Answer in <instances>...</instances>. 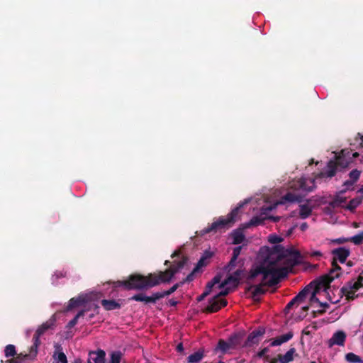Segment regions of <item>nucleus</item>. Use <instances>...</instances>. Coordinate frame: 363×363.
<instances>
[{"label": "nucleus", "mask_w": 363, "mask_h": 363, "mask_svg": "<svg viewBox=\"0 0 363 363\" xmlns=\"http://www.w3.org/2000/svg\"><path fill=\"white\" fill-rule=\"evenodd\" d=\"M239 284L238 280L236 277L232 276V274L229 275L221 284H219V288H224L226 286H230L232 285L233 288H236Z\"/></svg>", "instance_id": "24"}, {"label": "nucleus", "mask_w": 363, "mask_h": 363, "mask_svg": "<svg viewBox=\"0 0 363 363\" xmlns=\"http://www.w3.org/2000/svg\"><path fill=\"white\" fill-rule=\"evenodd\" d=\"M230 236L233 238V245H239L246 240L245 235L243 233V229L242 228L233 230L230 233Z\"/></svg>", "instance_id": "15"}, {"label": "nucleus", "mask_w": 363, "mask_h": 363, "mask_svg": "<svg viewBox=\"0 0 363 363\" xmlns=\"http://www.w3.org/2000/svg\"><path fill=\"white\" fill-rule=\"evenodd\" d=\"M355 291H356L354 289H348L347 291H344L343 286L340 289V293L342 294V296H346V299L347 301H352L358 297V295L355 294Z\"/></svg>", "instance_id": "33"}, {"label": "nucleus", "mask_w": 363, "mask_h": 363, "mask_svg": "<svg viewBox=\"0 0 363 363\" xmlns=\"http://www.w3.org/2000/svg\"><path fill=\"white\" fill-rule=\"evenodd\" d=\"M314 283H316V281L314 280L311 281L308 285H307L303 289H302L295 297L296 299H298L299 302H303L306 298L307 295L309 294L311 289L313 287Z\"/></svg>", "instance_id": "23"}, {"label": "nucleus", "mask_w": 363, "mask_h": 363, "mask_svg": "<svg viewBox=\"0 0 363 363\" xmlns=\"http://www.w3.org/2000/svg\"><path fill=\"white\" fill-rule=\"evenodd\" d=\"M242 272H243L242 269H238L235 272H234V273L232 274V276L236 277L237 279L239 281Z\"/></svg>", "instance_id": "50"}, {"label": "nucleus", "mask_w": 363, "mask_h": 363, "mask_svg": "<svg viewBox=\"0 0 363 363\" xmlns=\"http://www.w3.org/2000/svg\"><path fill=\"white\" fill-rule=\"evenodd\" d=\"M187 261L186 257H182L181 260L174 261L169 269L164 272L160 271L158 274L150 273L147 276L138 273L130 274L126 280L113 281V286L123 287L126 290H143L152 288L161 283L169 282L174 274L184 267Z\"/></svg>", "instance_id": "2"}, {"label": "nucleus", "mask_w": 363, "mask_h": 363, "mask_svg": "<svg viewBox=\"0 0 363 363\" xmlns=\"http://www.w3.org/2000/svg\"><path fill=\"white\" fill-rule=\"evenodd\" d=\"M361 287H363V277L359 276L356 281H348L345 286H343V290L354 289L355 291L359 290Z\"/></svg>", "instance_id": "19"}, {"label": "nucleus", "mask_w": 363, "mask_h": 363, "mask_svg": "<svg viewBox=\"0 0 363 363\" xmlns=\"http://www.w3.org/2000/svg\"><path fill=\"white\" fill-rule=\"evenodd\" d=\"M270 277H269L268 279H267L266 280H264L263 278L262 279V282L261 284H259V285H256V286H250L247 290L248 291H252V298L255 299L257 296L261 295V294H264L265 293V290L263 289V286H268V284H267V281L269 279Z\"/></svg>", "instance_id": "14"}, {"label": "nucleus", "mask_w": 363, "mask_h": 363, "mask_svg": "<svg viewBox=\"0 0 363 363\" xmlns=\"http://www.w3.org/2000/svg\"><path fill=\"white\" fill-rule=\"evenodd\" d=\"M325 312V310H318L316 311V313L319 315H323Z\"/></svg>", "instance_id": "61"}, {"label": "nucleus", "mask_w": 363, "mask_h": 363, "mask_svg": "<svg viewBox=\"0 0 363 363\" xmlns=\"http://www.w3.org/2000/svg\"><path fill=\"white\" fill-rule=\"evenodd\" d=\"M302 310L305 312H307L309 310V306H303V307H302Z\"/></svg>", "instance_id": "60"}, {"label": "nucleus", "mask_w": 363, "mask_h": 363, "mask_svg": "<svg viewBox=\"0 0 363 363\" xmlns=\"http://www.w3.org/2000/svg\"><path fill=\"white\" fill-rule=\"evenodd\" d=\"M129 300L144 302L145 303H155L156 301H157V297L156 293H153L150 296H147L143 293H140L135 294L134 296L130 297Z\"/></svg>", "instance_id": "13"}, {"label": "nucleus", "mask_w": 363, "mask_h": 363, "mask_svg": "<svg viewBox=\"0 0 363 363\" xmlns=\"http://www.w3.org/2000/svg\"><path fill=\"white\" fill-rule=\"evenodd\" d=\"M268 240L272 244H278L283 241V238L275 234H271L268 237Z\"/></svg>", "instance_id": "40"}, {"label": "nucleus", "mask_w": 363, "mask_h": 363, "mask_svg": "<svg viewBox=\"0 0 363 363\" xmlns=\"http://www.w3.org/2000/svg\"><path fill=\"white\" fill-rule=\"evenodd\" d=\"M350 152L343 150L339 155L335 157V160H330L324 172H321L316 176L318 178H332L335 175L337 170L345 169L348 167L349 164L352 162L350 158Z\"/></svg>", "instance_id": "4"}, {"label": "nucleus", "mask_w": 363, "mask_h": 363, "mask_svg": "<svg viewBox=\"0 0 363 363\" xmlns=\"http://www.w3.org/2000/svg\"><path fill=\"white\" fill-rule=\"evenodd\" d=\"M207 259L201 257L199 260L198 261L196 267H194V271H199L201 267L206 266L207 264Z\"/></svg>", "instance_id": "44"}, {"label": "nucleus", "mask_w": 363, "mask_h": 363, "mask_svg": "<svg viewBox=\"0 0 363 363\" xmlns=\"http://www.w3.org/2000/svg\"><path fill=\"white\" fill-rule=\"evenodd\" d=\"M300 228L302 231L306 230L308 228V225L306 223H303L301 225Z\"/></svg>", "instance_id": "56"}, {"label": "nucleus", "mask_w": 363, "mask_h": 363, "mask_svg": "<svg viewBox=\"0 0 363 363\" xmlns=\"http://www.w3.org/2000/svg\"><path fill=\"white\" fill-rule=\"evenodd\" d=\"M269 352V348L268 347H264L263 348L262 350H260L258 353H257V357H259V358H262L263 357L266 361H269V356L267 354V353Z\"/></svg>", "instance_id": "42"}, {"label": "nucleus", "mask_w": 363, "mask_h": 363, "mask_svg": "<svg viewBox=\"0 0 363 363\" xmlns=\"http://www.w3.org/2000/svg\"><path fill=\"white\" fill-rule=\"evenodd\" d=\"M197 272L198 271H194V269L193 271L190 274H189L187 275V277L182 281L179 282L181 284V285L184 284L186 282L191 281L194 279V274Z\"/></svg>", "instance_id": "45"}, {"label": "nucleus", "mask_w": 363, "mask_h": 363, "mask_svg": "<svg viewBox=\"0 0 363 363\" xmlns=\"http://www.w3.org/2000/svg\"><path fill=\"white\" fill-rule=\"evenodd\" d=\"M89 356L94 363H105L106 353L103 350L97 351H91Z\"/></svg>", "instance_id": "18"}, {"label": "nucleus", "mask_w": 363, "mask_h": 363, "mask_svg": "<svg viewBox=\"0 0 363 363\" xmlns=\"http://www.w3.org/2000/svg\"><path fill=\"white\" fill-rule=\"evenodd\" d=\"M259 264L250 272L248 280L253 281L258 275H263L267 284L272 287L287 277L293 268L301 263V254L297 250L285 249L280 245L272 247H262L259 250Z\"/></svg>", "instance_id": "1"}, {"label": "nucleus", "mask_w": 363, "mask_h": 363, "mask_svg": "<svg viewBox=\"0 0 363 363\" xmlns=\"http://www.w3.org/2000/svg\"><path fill=\"white\" fill-rule=\"evenodd\" d=\"M213 255L212 252L206 250L201 257L206 259H209L212 257Z\"/></svg>", "instance_id": "49"}, {"label": "nucleus", "mask_w": 363, "mask_h": 363, "mask_svg": "<svg viewBox=\"0 0 363 363\" xmlns=\"http://www.w3.org/2000/svg\"><path fill=\"white\" fill-rule=\"evenodd\" d=\"M55 315H52L48 320L43 323L36 330L33 337V344L30 348L29 353L24 354L23 353H20L17 354L16 357L6 360L5 363H22L26 359H34L38 353V347L40 344V336L43 335L47 330L53 329L55 325Z\"/></svg>", "instance_id": "3"}, {"label": "nucleus", "mask_w": 363, "mask_h": 363, "mask_svg": "<svg viewBox=\"0 0 363 363\" xmlns=\"http://www.w3.org/2000/svg\"><path fill=\"white\" fill-rule=\"evenodd\" d=\"M169 303L171 306H176L178 303V302L174 299H170L169 301Z\"/></svg>", "instance_id": "55"}, {"label": "nucleus", "mask_w": 363, "mask_h": 363, "mask_svg": "<svg viewBox=\"0 0 363 363\" xmlns=\"http://www.w3.org/2000/svg\"><path fill=\"white\" fill-rule=\"evenodd\" d=\"M360 174L361 171H359L356 169L352 170L349 174L350 179L346 180L343 184V186H345V189H348L350 187H352L354 184V183L359 179Z\"/></svg>", "instance_id": "17"}, {"label": "nucleus", "mask_w": 363, "mask_h": 363, "mask_svg": "<svg viewBox=\"0 0 363 363\" xmlns=\"http://www.w3.org/2000/svg\"><path fill=\"white\" fill-rule=\"evenodd\" d=\"M238 344V337L235 335L230 337L228 342H226L223 339L219 340L216 349L220 350L222 354H225L229 349L235 348Z\"/></svg>", "instance_id": "9"}, {"label": "nucleus", "mask_w": 363, "mask_h": 363, "mask_svg": "<svg viewBox=\"0 0 363 363\" xmlns=\"http://www.w3.org/2000/svg\"><path fill=\"white\" fill-rule=\"evenodd\" d=\"M300 303L298 299H296V297L294 296L288 303L287 305L285 307V310L286 311H289L290 310L293 306L295 304V303Z\"/></svg>", "instance_id": "46"}, {"label": "nucleus", "mask_w": 363, "mask_h": 363, "mask_svg": "<svg viewBox=\"0 0 363 363\" xmlns=\"http://www.w3.org/2000/svg\"><path fill=\"white\" fill-rule=\"evenodd\" d=\"M227 304L228 301L226 299L214 296L213 298L209 299L208 305L203 310V312L208 313H216L222 308L226 306Z\"/></svg>", "instance_id": "8"}, {"label": "nucleus", "mask_w": 363, "mask_h": 363, "mask_svg": "<svg viewBox=\"0 0 363 363\" xmlns=\"http://www.w3.org/2000/svg\"><path fill=\"white\" fill-rule=\"evenodd\" d=\"M310 182L313 184L312 186H308L306 185V180L305 179H300L297 182V185L299 189H301L305 191H307V192H311L314 189V180L313 179V180H311Z\"/></svg>", "instance_id": "28"}, {"label": "nucleus", "mask_w": 363, "mask_h": 363, "mask_svg": "<svg viewBox=\"0 0 363 363\" xmlns=\"http://www.w3.org/2000/svg\"><path fill=\"white\" fill-rule=\"evenodd\" d=\"M85 310H81L77 313V314L74 316L73 319H72L67 325V328H73L78 322L79 318L84 316Z\"/></svg>", "instance_id": "34"}, {"label": "nucleus", "mask_w": 363, "mask_h": 363, "mask_svg": "<svg viewBox=\"0 0 363 363\" xmlns=\"http://www.w3.org/2000/svg\"><path fill=\"white\" fill-rule=\"evenodd\" d=\"M359 156V153L355 152H353L352 153V157H350L351 158V160L353 159V158H356Z\"/></svg>", "instance_id": "59"}, {"label": "nucleus", "mask_w": 363, "mask_h": 363, "mask_svg": "<svg viewBox=\"0 0 363 363\" xmlns=\"http://www.w3.org/2000/svg\"><path fill=\"white\" fill-rule=\"evenodd\" d=\"M278 358H273L271 359L270 363H277Z\"/></svg>", "instance_id": "62"}, {"label": "nucleus", "mask_w": 363, "mask_h": 363, "mask_svg": "<svg viewBox=\"0 0 363 363\" xmlns=\"http://www.w3.org/2000/svg\"><path fill=\"white\" fill-rule=\"evenodd\" d=\"M362 203V199L359 198H354L350 201L347 204L346 208L353 211L360 203Z\"/></svg>", "instance_id": "36"}, {"label": "nucleus", "mask_w": 363, "mask_h": 363, "mask_svg": "<svg viewBox=\"0 0 363 363\" xmlns=\"http://www.w3.org/2000/svg\"><path fill=\"white\" fill-rule=\"evenodd\" d=\"M296 352L294 347L290 348L285 354H278L277 358L280 363H289L294 360V354Z\"/></svg>", "instance_id": "20"}, {"label": "nucleus", "mask_w": 363, "mask_h": 363, "mask_svg": "<svg viewBox=\"0 0 363 363\" xmlns=\"http://www.w3.org/2000/svg\"><path fill=\"white\" fill-rule=\"evenodd\" d=\"M242 206V204L239 205V206L233 208L228 215L226 218L223 216L220 217L217 220L212 223L208 227L203 228L201 230V234H207L211 232L216 233L218 230L221 229L228 228L233 224L238 216L239 211L240 208Z\"/></svg>", "instance_id": "5"}, {"label": "nucleus", "mask_w": 363, "mask_h": 363, "mask_svg": "<svg viewBox=\"0 0 363 363\" xmlns=\"http://www.w3.org/2000/svg\"><path fill=\"white\" fill-rule=\"evenodd\" d=\"M299 216L302 219L309 217L312 213V208L308 204L300 205Z\"/></svg>", "instance_id": "27"}, {"label": "nucleus", "mask_w": 363, "mask_h": 363, "mask_svg": "<svg viewBox=\"0 0 363 363\" xmlns=\"http://www.w3.org/2000/svg\"><path fill=\"white\" fill-rule=\"evenodd\" d=\"M213 286L214 285H213L211 281H208L204 291L208 292V294L209 295Z\"/></svg>", "instance_id": "48"}, {"label": "nucleus", "mask_w": 363, "mask_h": 363, "mask_svg": "<svg viewBox=\"0 0 363 363\" xmlns=\"http://www.w3.org/2000/svg\"><path fill=\"white\" fill-rule=\"evenodd\" d=\"M317 315H318V313H316V311H313V318H315V317L317 316Z\"/></svg>", "instance_id": "63"}, {"label": "nucleus", "mask_w": 363, "mask_h": 363, "mask_svg": "<svg viewBox=\"0 0 363 363\" xmlns=\"http://www.w3.org/2000/svg\"><path fill=\"white\" fill-rule=\"evenodd\" d=\"M345 359L350 363H363L362 359L353 352L346 354Z\"/></svg>", "instance_id": "30"}, {"label": "nucleus", "mask_w": 363, "mask_h": 363, "mask_svg": "<svg viewBox=\"0 0 363 363\" xmlns=\"http://www.w3.org/2000/svg\"><path fill=\"white\" fill-rule=\"evenodd\" d=\"M265 333V329L259 327L258 329L253 330L249 334L246 341L245 342V347H252L259 342V337Z\"/></svg>", "instance_id": "10"}, {"label": "nucleus", "mask_w": 363, "mask_h": 363, "mask_svg": "<svg viewBox=\"0 0 363 363\" xmlns=\"http://www.w3.org/2000/svg\"><path fill=\"white\" fill-rule=\"evenodd\" d=\"M294 336V333L291 331L288 332L286 334L281 335L272 340L270 343L271 347H275L278 345H281V344L288 342Z\"/></svg>", "instance_id": "16"}, {"label": "nucleus", "mask_w": 363, "mask_h": 363, "mask_svg": "<svg viewBox=\"0 0 363 363\" xmlns=\"http://www.w3.org/2000/svg\"><path fill=\"white\" fill-rule=\"evenodd\" d=\"M6 357H14L16 354V348L13 345H8L4 350Z\"/></svg>", "instance_id": "37"}, {"label": "nucleus", "mask_w": 363, "mask_h": 363, "mask_svg": "<svg viewBox=\"0 0 363 363\" xmlns=\"http://www.w3.org/2000/svg\"><path fill=\"white\" fill-rule=\"evenodd\" d=\"M222 289H223L217 295H216L218 298H221L223 296H227L231 291V287L229 286H226Z\"/></svg>", "instance_id": "43"}, {"label": "nucleus", "mask_w": 363, "mask_h": 363, "mask_svg": "<svg viewBox=\"0 0 363 363\" xmlns=\"http://www.w3.org/2000/svg\"><path fill=\"white\" fill-rule=\"evenodd\" d=\"M181 254V252L179 250L174 251L172 255H171L172 258H174L175 257H179Z\"/></svg>", "instance_id": "57"}, {"label": "nucleus", "mask_w": 363, "mask_h": 363, "mask_svg": "<svg viewBox=\"0 0 363 363\" xmlns=\"http://www.w3.org/2000/svg\"><path fill=\"white\" fill-rule=\"evenodd\" d=\"M282 199L284 201H287V202H295V201L301 202V198L300 196H298L291 192H288L287 194H286L282 197Z\"/></svg>", "instance_id": "31"}, {"label": "nucleus", "mask_w": 363, "mask_h": 363, "mask_svg": "<svg viewBox=\"0 0 363 363\" xmlns=\"http://www.w3.org/2000/svg\"><path fill=\"white\" fill-rule=\"evenodd\" d=\"M305 256L320 259L323 256V254L320 251H318V250H311V251L306 252Z\"/></svg>", "instance_id": "39"}, {"label": "nucleus", "mask_w": 363, "mask_h": 363, "mask_svg": "<svg viewBox=\"0 0 363 363\" xmlns=\"http://www.w3.org/2000/svg\"><path fill=\"white\" fill-rule=\"evenodd\" d=\"M346 339V334L343 331H337L335 333L332 337L328 341V346L330 347L335 345L343 346Z\"/></svg>", "instance_id": "12"}, {"label": "nucleus", "mask_w": 363, "mask_h": 363, "mask_svg": "<svg viewBox=\"0 0 363 363\" xmlns=\"http://www.w3.org/2000/svg\"><path fill=\"white\" fill-rule=\"evenodd\" d=\"M347 240L354 243L356 245H359L363 243V231L352 237L347 238Z\"/></svg>", "instance_id": "35"}, {"label": "nucleus", "mask_w": 363, "mask_h": 363, "mask_svg": "<svg viewBox=\"0 0 363 363\" xmlns=\"http://www.w3.org/2000/svg\"><path fill=\"white\" fill-rule=\"evenodd\" d=\"M220 279H221V276H220V275H219V274H217V275H216V276L213 278V279L211 281V284H212L213 285H214V286H215L216 284H219V283H220Z\"/></svg>", "instance_id": "47"}, {"label": "nucleus", "mask_w": 363, "mask_h": 363, "mask_svg": "<svg viewBox=\"0 0 363 363\" xmlns=\"http://www.w3.org/2000/svg\"><path fill=\"white\" fill-rule=\"evenodd\" d=\"M182 285L180 283H177L174 285H173L169 289H168L167 291L155 292L157 294V300L162 298L165 296H169L170 294H173Z\"/></svg>", "instance_id": "26"}, {"label": "nucleus", "mask_w": 363, "mask_h": 363, "mask_svg": "<svg viewBox=\"0 0 363 363\" xmlns=\"http://www.w3.org/2000/svg\"><path fill=\"white\" fill-rule=\"evenodd\" d=\"M316 283L313 284V290L311 293V296L310 297V302L313 303H318L320 302L318 298H317L316 295L321 290L322 288L326 289L330 284L333 281V278H329L328 276H322L319 280H315Z\"/></svg>", "instance_id": "7"}, {"label": "nucleus", "mask_w": 363, "mask_h": 363, "mask_svg": "<svg viewBox=\"0 0 363 363\" xmlns=\"http://www.w3.org/2000/svg\"><path fill=\"white\" fill-rule=\"evenodd\" d=\"M122 354L121 352H113L111 354L110 363H120Z\"/></svg>", "instance_id": "38"}, {"label": "nucleus", "mask_w": 363, "mask_h": 363, "mask_svg": "<svg viewBox=\"0 0 363 363\" xmlns=\"http://www.w3.org/2000/svg\"><path fill=\"white\" fill-rule=\"evenodd\" d=\"M267 219L272 220L273 222H278L280 220L279 216H269Z\"/></svg>", "instance_id": "53"}, {"label": "nucleus", "mask_w": 363, "mask_h": 363, "mask_svg": "<svg viewBox=\"0 0 363 363\" xmlns=\"http://www.w3.org/2000/svg\"><path fill=\"white\" fill-rule=\"evenodd\" d=\"M350 242V240H347V238H338L336 240V242L339 243V244H342V243H344V242Z\"/></svg>", "instance_id": "54"}, {"label": "nucleus", "mask_w": 363, "mask_h": 363, "mask_svg": "<svg viewBox=\"0 0 363 363\" xmlns=\"http://www.w3.org/2000/svg\"><path fill=\"white\" fill-rule=\"evenodd\" d=\"M332 255H333V260L331 262V269L328 274L324 276H328L329 278H333V281L335 278L340 277L342 272L341 267L337 264V261L343 264L346 262L347 257L350 255V250L345 247H340L332 250Z\"/></svg>", "instance_id": "6"}, {"label": "nucleus", "mask_w": 363, "mask_h": 363, "mask_svg": "<svg viewBox=\"0 0 363 363\" xmlns=\"http://www.w3.org/2000/svg\"><path fill=\"white\" fill-rule=\"evenodd\" d=\"M84 298L80 296L77 298H72L68 303L66 310L67 311H71L74 308L81 306L84 302Z\"/></svg>", "instance_id": "25"}, {"label": "nucleus", "mask_w": 363, "mask_h": 363, "mask_svg": "<svg viewBox=\"0 0 363 363\" xmlns=\"http://www.w3.org/2000/svg\"><path fill=\"white\" fill-rule=\"evenodd\" d=\"M101 305L106 311L119 309L121 307V304L115 300L103 299L101 301Z\"/></svg>", "instance_id": "22"}, {"label": "nucleus", "mask_w": 363, "mask_h": 363, "mask_svg": "<svg viewBox=\"0 0 363 363\" xmlns=\"http://www.w3.org/2000/svg\"><path fill=\"white\" fill-rule=\"evenodd\" d=\"M347 201L346 197L341 196L340 195H337L335 196L333 200L330 203V205L333 208L342 206L343 203H345Z\"/></svg>", "instance_id": "32"}, {"label": "nucleus", "mask_w": 363, "mask_h": 363, "mask_svg": "<svg viewBox=\"0 0 363 363\" xmlns=\"http://www.w3.org/2000/svg\"><path fill=\"white\" fill-rule=\"evenodd\" d=\"M207 296H208V292L203 291L200 296L197 297L198 301H203Z\"/></svg>", "instance_id": "51"}, {"label": "nucleus", "mask_w": 363, "mask_h": 363, "mask_svg": "<svg viewBox=\"0 0 363 363\" xmlns=\"http://www.w3.org/2000/svg\"><path fill=\"white\" fill-rule=\"evenodd\" d=\"M311 267L313 269H316L318 267V264H311Z\"/></svg>", "instance_id": "64"}, {"label": "nucleus", "mask_w": 363, "mask_h": 363, "mask_svg": "<svg viewBox=\"0 0 363 363\" xmlns=\"http://www.w3.org/2000/svg\"><path fill=\"white\" fill-rule=\"evenodd\" d=\"M319 305L324 308H328L329 306V305L327 303H322L320 301L319 302Z\"/></svg>", "instance_id": "58"}, {"label": "nucleus", "mask_w": 363, "mask_h": 363, "mask_svg": "<svg viewBox=\"0 0 363 363\" xmlns=\"http://www.w3.org/2000/svg\"><path fill=\"white\" fill-rule=\"evenodd\" d=\"M204 357L203 349H200L198 351L191 354L186 359L187 363H198Z\"/></svg>", "instance_id": "21"}, {"label": "nucleus", "mask_w": 363, "mask_h": 363, "mask_svg": "<svg viewBox=\"0 0 363 363\" xmlns=\"http://www.w3.org/2000/svg\"><path fill=\"white\" fill-rule=\"evenodd\" d=\"M266 218H262L260 216H253L251 220L245 224V228H249L250 226H258L264 223Z\"/></svg>", "instance_id": "29"}, {"label": "nucleus", "mask_w": 363, "mask_h": 363, "mask_svg": "<svg viewBox=\"0 0 363 363\" xmlns=\"http://www.w3.org/2000/svg\"><path fill=\"white\" fill-rule=\"evenodd\" d=\"M177 351L178 352H184V347H183V344L181 342L179 344L177 345V348H176Z\"/></svg>", "instance_id": "52"}, {"label": "nucleus", "mask_w": 363, "mask_h": 363, "mask_svg": "<svg viewBox=\"0 0 363 363\" xmlns=\"http://www.w3.org/2000/svg\"><path fill=\"white\" fill-rule=\"evenodd\" d=\"M99 306L96 303H89L86 306H85L83 310H85V313L88 311H93L94 313H99Z\"/></svg>", "instance_id": "41"}, {"label": "nucleus", "mask_w": 363, "mask_h": 363, "mask_svg": "<svg viewBox=\"0 0 363 363\" xmlns=\"http://www.w3.org/2000/svg\"><path fill=\"white\" fill-rule=\"evenodd\" d=\"M242 249V246L235 247L233 250L232 257L229 261L228 264L225 267V270L228 272L233 271L240 261H238V258L240 255L241 250Z\"/></svg>", "instance_id": "11"}]
</instances>
